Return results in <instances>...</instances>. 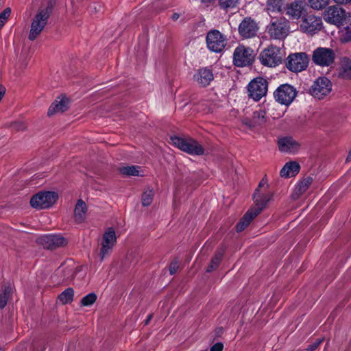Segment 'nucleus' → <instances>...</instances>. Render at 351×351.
Here are the masks:
<instances>
[{"mask_svg": "<svg viewBox=\"0 0 351 351\" xmlns=\"http://www.w3.org/2000/svg\"><path fill=\"white\" fill-rule=\"evenodd\" d=\"M53 4L51 1L45 8H40L34 16L29 34V39L34 40L44 29L52 12Z\"/></svg>", "mask_w": 351, "mask_h": 351, "instance_id": "obj_1", "label": "nucleus"}, {"mask_svg": "<svg viewBox=\"0 0 351 351\" xmlns=\"http://www.w3.org/2000/svg\"><path fill=\"white\" fill-rule=\"evenodd\" d=\"M267 32L273 39H285L290 32V23L285 17L272 19L267 26Z\"/></svg>", "mask_w": 351, "mask_h": 351, "instance_id": "obj_2", "label": "nucleus"}, {"mask_svg": "<svg viewBox=\"0 0 351 351\" xmlns=\"http://www.w3.org/2000/svg\"><path fill=\"white\" fill-rule=\"evenodd\" d=\"M171 140L176 147L191 155L201 156L204 153L202 146L193 138L173 136Z\"/></svg>", "mask_w": 351, "mask_h": 351, "instance_id": "obj_3", "label": "nucleus"}, {"mask_svg": "<svg viewBox=\"0 0 351 351\" xmlns=\"http://www.w3.org/2000/svg\"><path fill=\"white\" fill-rule=\"evenodd\" d=\"M208 49L215 53L222 52L227 45V37L217 29L210 30L206 38Z\"/></svg>", "mask_w": 351, "mask_h": 351, "instance_id": "obj_4", "label": "nucleus"}, {"mask_svg": "<svg viewBox=\"0 0 351 351\" xmlns=\"http://www.w3.org/2000/svg\"><path fill=\"white\" fill-rule=\"evenodd\" d=\"M254 51L252 49L239 45L234 51L233 63L238 67L249 66L254 62Z\"/></svg>", "mask_w": 351, "mask_h": 351, "instance_id": "obj_5", "label": "nucleus"}, {"mask_svg": "<svg viewBox=\"0 0 351 351\" xmlns=\"http://www.w3.org/2000/svg\"><path fill=\"white\" fill-rule=\"evenodd\" d=\"M261 63L268 67H275L282 62L280 49L278 47L270 45L264 49L259 55Z\"/></svg>", "mask_w": 351, "mask_h": 351, "instance_id": "obj_6", "label": "nucleus"}, {"mask_svg": "<svg viewBox=\"0 0 351 351\" xmlns=\"http://www.w3.org/2000/svg\"><path fill=\"white\" fill-rule=\"evenodd\" d=\"M335 59L333 49L327 47H318L313 51L312 60L313 63L322 67L331 66Z\"/></svg>", "mask_w": 351, "mask_h": 351, "instance_id": "obj_7", "label": "nucleus"}, {"mask_svg": "<svg viewBox=\"0 0 351 351\" xmlns=\"http://www.w3.org/2000/svg\"><path fill=\"white\" fill-rule=\"evenodd\" d=\"M322 27L323 23L321 17L306 14L302 19L300 29L303 33L313 35L319 32Z\"/></svg>", "mask_w": 351, "mask_h": 351, "instance_id": "obj_8", "label": "nucleus"}, {"mask_svg": "<svg viewBox=\"0 0 351 351\" xmlns=\"http://www.w3.org/2000/svg\"><path fill=\"white\" fill-rule=\"evenodd\" d=\"M297 95L296 89L291 85L284 84L278 86L274 92L275 100L285 106L290 105Z\"/></svg>", "mask_w": 351, "mask_h": 351, "instance_id": "obj_9", "label": "nucleus"}, {"mask_svg": "<svg viewBox=\"0 0 351 351\" xmlns=\"http://www.w3.org/2000/svg\"><path fill=\"white\" fill-rule=\"evenodd\" d=\"M57 199L58 195L55 192H40L32 197L30 204L33 208L45 209L51 206Z\"/></svg>", "mask_w": 351, "mask_h": 351, "instance_id": "obj_10", "label": "nucleus"}, {"mask_svg": "<svg viewBox=\"0 0 351 351\" xmlns=\"http://www.w3.org/2000/svg\"><path fill=\"white\" fill-rule=\"evenodd\" d=\"M249 96L255 101H259L266 95L268 83L266 79L259 77L252 80L247 86Z\"/></svg>", "mask_w": 351, "mask_h": 351, "instance_id": "obj_11", "label": "nucleus"}, {"mask_svg": "<svg viewBox=\"0 0 351 351\" xmlns=\"http://www.w3.org/2000/svg\"><path fill=\"white\" fill-rule=\"evenodd\" d=\"M308 62V57L305 53H295L287 57L286 66L289 70L297 73L305 70Z\"/></svg>", "mask_w": 351, "mask_h": 351, "instance_id": "obj_12", "label": "nucleus"}, {"mask_svg": "<svg viewBox=\"0 0 351 351\" xmlns=\"http://www.w3.org/2000/svg\"><path fill=\"white\" fill-rule=\"evenodd\" d=\"M332 90V83L326 77H318L310 88V94L319 99L328 95Z\"/></svg>", "mask_w": 351, "mask_h": 351, "instance_id": "obj_13", "label": "nucleus"}, {"mask_svg": "<svg viewBox=\"0 0 351 351\" xmlns=\"http://www.w3.org/2000/svg\"><path fill=\"white\" fill-rule=\"evenodd\" d=\"M116 242L117 237L114 230L112 228H108L103 235L101 248L99 253L101 261H103L106 256L110 255Z\"/></svg>", "mask_w": 351, "mask_h": 351, "instance_id": "obj_14", "label": "nucleus"}, {"mask_svg": "<svg viewBox=\"0 0 351 351\" xmlns=\"http://www.w3.org/2000/svg\"><path fill=\"white\" fill-rule=\"evenodd\" d=\"M258 30L257 23L251 17H245L240 23L238 31L243 38H251L256 36Z\"/></svg>", "mask_w": 351, "mask_h": 351, "instance_id": "obj_15", "label": "nucleus"}, {"mask_svg": "<svg viewBox=\"0 0 351 351\" xmlns=\"http://www.w3.org/2000/svg\"><path fill=\"white\" fill-rule=\"evenodd\" d=\"M306 3L302 0H295L290 3H286L285 13L289 19L298 20L306 14Z\"/></svg>", "mask_w": 351, "mask_h": 351, "instance_id": "obj_16", "label": "nucleus"}, {"mask_svg": "<svg viewBox=\"0 0 351 351\" xmlns=\"http://www.w3.org/2000/svg\"><path fill=\"white\" fill-rule=\"evenodd\" d=\"M37 241L45 248L49 250H54L64 246L67 243L66 239L64 237L58 234L43 235L40 237Z\"/></svg>", "mask_w": 351, "mask_h": 351, "instance_id": "obj_17", "label": "nucleus"}, {"mask_svg": "<svg viewBox=\"0 0 351 351\" xmlns=\"http://www.w3.org/2000/svg\"><path fill=\"white\" fill-rule=\"evenodd\" d=\"M279 150L281 152L295 154L301 148V144L292 136H284L278 140Z\"/></svg>", "mask_w": 351, "mask_h": 351, "instance_id": "obj_18", "label": "nucleus"}, {"mask_svg": "<svg viewBox=\"0 0 351 351\" xmlns=\"http://www.w3.org/2000/svg\"><path fill=\"white\" fill-rule=\"evenodd\" d=\"M193 80L199 86L206 87L214 80V75L210 69L201 68L195 71Z\"/></svg>", "mask_w": 351, "mask_h": 351, "instance_id": "obj_19", "label": "nucleus"}, {"mask_svg": "<svg viewBox=\"0 0 351 351\" xmlns=\"http://www.w3.org/2000/svg\"><path fill=\"white\" fill-rule=\"evenodd\" d=\"M286 8L285 0H267L264 11L270 16L274 14H283Z\"/></svg>", "mask_w": 351, "mask_h": 351, "instance_id": "obj_20", "label": "nucleus"}, {"mask_svg": "<svg viewBox=\"0 0 351 351\" xmlns=\"http://www.w3.org/2000/svg\"><path fill=\"white\" fill-rule=\"evenodd\" d=\"M69 108V99L64 97H58L48 110V116L64 112Z\"/></svg>", "mask_w": 351, "mask_h": 351, "instance_id": "obj_21", "label": "nucleus"}, {"mask_svg": "<svg viewBox=\"0 0 351 351\" xmlns=\"http://www.w3.org/2000/svg\"><path fill=\"white\" fill-rule=\"evenodd\" d=\"M258 193L259 190L257 189L254 195L256 208H252V210H254L255 215H258L262 211L272 197L271 194L260 195Z\"/></svg>", "mask_w": 351, "mask_h": 351, "instance_id": "obj_22", "label": "nucleus"}, {"mask_svg": "<svg viewBox=\"0 0 351 351\" xmlns=\"http://www.w3.org/2000/svg\"><path fill=\"white\" fill-rule=\"evenodd\" d=\"M300 166L295 161L287 162L280 170V174L282 178H290L295 176L300 171Z\"/></svg>", "mask_w": 351, "mask_h": 351, "instance_id": "obj_23", "label": "nucleus"}, {"mask_svg": "<svg viewBox=\"0 0 351 351\" xmlns=\"http://www.w3.org/2000/svg\"><path fill=\"white\" fill-rule=\"evenodd\" d=\"M86 210L87 207L85 202L82 199H79L74 210L75 219L77 222L82 223L84 221Z\"/></svg>", "mask_w": 351, "mask_h": 351, "instance_id": "obj_24", "label": "nucleus"}, {"mask_svg": "<svg viewBox=\"0 0 351 351\" xmlns=\"http://www.w3.org/2000/svg\"><path fill=\"white\" fill-rule=\"evenodd\" d=\"M257 215H255V213L254 210H249L244 216L241 218L240 221L236 226V230L237 232H241L245 229L247 226H249L252 220L256 217Z\"/></svg>", "mask_w": 351, "mask_h": 351, "instance_id": "obj_25", "label": "nucleus"}, {"mask_svg": "<svg viewBox=\"0 0 351 351\" xmlns=\"http://www.w3.org/2000/svg\"><path fill=\"white\" fill-rule=\"evenodd\" d=\"M313 182V178L310 176L305 178L298 183L294 189L293 195L297 197L307 191Z\"/></svg>", "mask_w": 351, "mask_h": 351, "instance_id": "obj_26", "label": "nucleus"}, {"mask_svg": "<svg viewBox=\"0 0 351 351\" xmlns=\"http://www.w3.org/2000/svg\"><path fill=\"white\" fill-rule=\"evenodd\" d=\"M252 121L254 128L265 124L267 121V112L264 109H258L253 112Z\"/></svg>", "mask_w": 351, "mask_h": 351, "instance_id": "obj_27", "label": "nucleus"}, {"mask_svg": "<svg viewBox=\"0 0 351 351\" xmlns=\"http://www.w3.org/2000/svg\"><path fill=\"white\" fill-rule=\"evenodd\" d=\"M12 291V289L10 286H5L0 290V309H3L6 306Z\"/></svg>", "mask_w": 351, "mask_h": 351, "instance_id": "obj_28", "label": "nucleus"}, {"mask_svg": "<svg viewBox=\"0 0 351 351\" xmlns=\"http://www.w3.org/2000/svg\"><path fill=\"white\" fill-rule=\"evenodd\" d=\"M73 289L72 288H67L59 295L58 298L62 303L68 304L73 301Z\"/></svg>", "mask_w": 351, "mask_h": 351, "instance_id": "obj_29", "label": "nucleus"}, {"mask_svg": "<svg viewBox=\"0 0 351 351\" xmlns=\"http://www.w3.org/2000/svg\"><path fill=\"white\" fill-rule=\"evenodd\" d=\"M341 69L343 75L351 77V59L344 57L341 59Z\"/></svg>", "mask_w": 351, "mask_h": 351, "instance_id": "obj_30", "label": "nucleus"}, {"mask_svg": "<svg viewBox=\"0 0 351 351\" xmlns=\"http://www.w3.org/2000/svg\"><path fill=\"white\" fill-rule=\"evenodd\" d=\"M239 0H218L220 8L226 11L235 8L239 3Z\"/></svg>", "mask_w": 351, "mask_h": 351, "instance_id": "obj_31", "label": "nucleus"}, {"mask_svg": "<svg viewBox=\"0 0 351 351\" xmlns=\"http://www.w3.org/2000/svg\"><path fill=\"white\" fill-rule=\"evenodd\" d=\"M139 167L136 166H127L120 168V172L125 176H138Z\"/></svg>", "mask_w": 351, "mask_h": 351, "instance_id": "obj_32", "label": "nucleus"}, {"mask_svg": "<svg viewBox=\"0 0 351 351\" xmlns=\"http://www.w3.org/2000/svg\"><path fill=\"white\" fill-rule=\"evenodd\" d=\"M97 295L94 293H90L84 296L81 300V305L84 306H88L93 304L97 300Z\"/></svg>", "mask_w": 351, "mask_h": 351, "instance_id": "obj_33", "label": "nucleus"}, {"mask_svg": "<svg viewBox=\"0 0 351 351\" xmlns=\"http://www.w3.org/2000/svg\"><path fill=\"white\" fill-rule=\"evenodd\" d=\"M330 2V0H308L311 7L317 10L324 8Z\"/></svg>", "mask_w": 351, "mask_h": 351, "instance_id": "obj_34", "label": "nucleus"}, {"mask_svg": "<svg viewBox=\"0 0 351 351\" xmlns=\"http://www.w3.org/2000/svg\"><path fill=\"white\" fill-rule=\"evenodd\" d=\"M154 192L152 190L145 191L142 195V204L143 206H149L153 200Z\"/></svg>", "mask_w": 351, "mask_h": 351, "instance_id": "obj_35", "label": "nucleus"}, {"mask_svg": "<svg viewBox=\"0 0 351 351\" xmlns=\"http://www.w3.org/2000/svg\"><path fill=\"white\" fill-rule=\"evenodd\" d=\"M11 13L10 8H5L2 12L0 13V29L5 25L9 16Z\"/></svg>", "mask_w": 351, "mask_h": 351, "instance_id": "obj_36", "label": "nucleus"}, {"mask_svg": "<svg viewBox=\"0 0 351 351\" xmlns=\"http://www.w3.org/2000/svg\"><path fill=\"white\" fill-rule=\"evenodd\" d=\"M221 261V256H215L211 261L210 265L208 267L206 272H211L215 269Z\"/></svg>", "mask_w": 351, "mask_h": 351, "instance_id": "obj_37", "label": "nucleus"}, {"mask_svg": "<svg viewBox=\"0 0 351 351\" xmlns=\"http://www.w3.org/2000/svg\"><path fill=\"white\" fill-rule=\"evenodd\" d=\"M323 341H324V338H320V339L315 340V341L312 342L311 344H309L307 346L306 350L307 351H314L315 349H317L319 347V346L323 342Z\"/></svg>", "mask_w": 351, "mask_h": 351, "instance_id": "obj_38", "label": "nucleus"}, {"mask_svg": "<svg viewBox=\"0 0 351 351\" xmlns=\"http://www.w3.org/2000/svg\"><path fill=\"white\" fill-rule=\"evenodd\" d=\"M180 267V263L178 261H173L169 265V273L172 275L176 273Z\"/></svg>", "mask_w": 351, "mask_h": 351, "instance_id": "obj_39", "label": "nucleus"}, {"mask_svg": "<svg viewBox=\"0 0 351 351\" xmlns=\"http://www.w3.org/2000/svg\"><path fill=\"white\" fill-rule=\"evenodd\" d=\"M241 122L244 125L247 126L249 128H254L252 119H250L249 118L245 117L242 119Z\"/></svg>", "mask_w": 351, "mask_h": 351, "instance_id": "obj_40", "label": "nucleus"}, {"mask_svg": "<svg viewBox=\"0 0 351 351\" xmlns=\"http://www.w3.org/2000/svg\"><path fill=\"white\" fill-rule=\"evenodd\" d=\"M223 345L221 343H216L211 348L210 351H222Z\"/></svg>", "mask_w": 351, "mask_h": 351, "instance_id": "obj_41", "label": "nucleus"}, {"mask_svg": "<svg viewBox=\"0 0 351 351\" xmlns=\"http://www.w3.org/2000/svg\"><path fill=\"white\" fill-rule=\"evenodd\" d=\"M5 93V88L3 86H0V101L4 96Z\"/></svg>", "mask_w": 351, "mask_h": 351, "instance_id": "obj_42", "label": "nucleus"}, {"mask_svg": "<svg viewBox=\"0 0 351 351\" xmlns=\"http://www.w3.org/2000/svg\"><path fill=\"white\" fill-rule=\"evenodd\" d=\"M333 1L338 4H346L351 1V0H333Z\"/></svg>", "mask_w": 351, "mask_h": 351, "instance_id": "obj_43", "label": "nucleus"}, {"mask_svg": "<svg viewBox=\"0 0 351 351\" xmlns=\"http://www.w3.org/2000/svg\"><path fill=\"white\" fill-rule=\"evenodd\" d=\"M202 3L208 6L214 0H199Z\"/></svg>", "mask_w": 351, "mask_h": 351, "instance_id": "obj_44", "label": "nucleus"}, {"mask_svg": "<svg viewBox=\"0 0 351 351\" xmlns=\"http://www.w3.org/2000/svg\"><path fill=\"white\" fill-rule=\"evenodd\" d=\"M179 17H180V15H179V14H178V13H174V14L172 15V16H171V18H172V19H173V21H176V20H178V19H179Z\"/></svg>", "mask_w": 351, "mask_h": 351, "instance_id": "obj_45", "label": "nucleus"}, {"mask_svg": "<svg viewBox=\"0 0 351 351\" xmlns=\"http://www.w3.org/2000/svg\"><path fill=\"white\" fill-rule=\"evenodd\" d=\"M347 161H351V148L346 158Z\"/></svg>", "mask_w": 351, "mask_h": 351, "instance_id": "obj_46", "label": "nucleus"}, {"mask_svg": "<svg viewBox=\"0 0 351 351\" xmlns=\"http://www.w3.org/2000/svg\"><path fill=\"white\" fill-rule=\"evenodd\" d=\"M265 184V180L263 179V180L261 181V182L259 183V184H258V189H259V188H260V187H261L262 186H263Z\"/></svg>", "mask_w": 351, "mask_h": 351, "instance_id": "obj_47", "label": "nucleus"}, {"mask_svg": "<svg viewBox=\"0 0 351 351\" xmlns=\"http://www.w3.org/2000/svg\"><path fill=\"white\" fill-rule=\"evenodd\" d=\"M152 317V315H149L148 316V317H147V321H146V324H147V323L149 322V320L151 319Z\"/></svg>", "mask_w": 351, "mask_h": 351, "instance_id": "obj_48", "label": "nucleus"}, {"mask_svg": "<svg viewBox=\"0 0 351 351\" xmlns=\"http://www.w3.org/2000/svg\"><path fill=\"white\" fill-rule=\"evenodd\" d=\"M72 278V276H68L66 277V280H71Z\"/></svg>", "mask_w": 351, "mask_h": 351, "instance_id": "obj_49", "label": "nucleus"}, {"mask_svg": "<svg viewBox=\"0 0 351 351\" xmlns=\"http://www.w3.org/2000/svg\"><path fill=\"white\" fill-rule=\"evenodd\" d=\"M66 269L68 271V272L72 271V269L66 267Z\"/></svg>", "mask_w": 351, "mask_h": 351, "instance_id": "obj_50", "label": "nucleus"}]
</instances>
